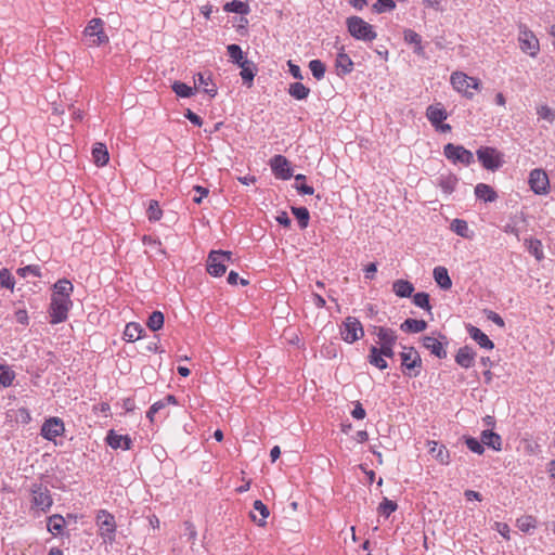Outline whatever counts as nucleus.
Instances as JSON below:
<instances>
[{"label": "nucleus", "mask_w": 555, "mask_h": 555, "mask_svg": "<svg viewBox=\"0 0 555 555\" xmlns=\"http://www.w3.org/2000/svg\"><path fill=\"white\" fill-rule=\"evenodd\" d=\"M404 41L409 44H414V52L418 55H424V47L422 46V37L412 29H405Z\"/></svg>", "instance_id": "26"}, {"label": "nucleus", "mask_w": 555, "mask_h": 555, "mask_svg": "<svg viewBox=\"0 0 555 555\" xmlns=\"http://www.w3.org/2000/svg\"><path fill=\"white\" fill-rule=\"evenodd\" d=\"M142 327L138 323H129L126 325L124 336L128 341H134L141 338Z\"/></svg>", "instance_id": "41"}, {"label": "nucleus", "mask_w": 555, "mask_h": 555, "mask_svg": "<svg viewBox=\"0 0 555 555\" xmlns=\"http://www.w3.org/2000/svg\"><path fill=\"white\" fill-rule=\"evenodd\" d=\"M429 453L441 464L448 465L450 461V454L443 444H439L436 441L429 442Z\"/></svg>", "instance_id": "24"}, {"label": "nucleus", "mask_w": 555, "mask_h": 555, "mask_svg": "<svg viewBox=\"0 0 555 555\" xmlns=\"http://www.w3.org/2000/svg\"><path fill=\"white\" fill-rule=\"evenodd\" d=\"M65 526V519L63 516L55 514L48 518V530L52 534H60Z\"/></svg>", "instance_id": "34"}, {"label": "nucleus", "mask_w": 555, "mask_h": 555, "mask_svg": "<svg viewBox=\"0 0 555 555\" xmlns=\"http://www.w3.org/2000/svg\"><path fill=\"white\" fill-rule=\"evenodd\" d=\"M478 160L482 164V166L488 170H496L502 164V155L493 147H480L477 150Z\"/></svg>", "instance_id": "10"}, {"label": "nucleus", "mask_w": 555, "mask_h": 555, "mask_svg": "<svg viewBox=\"0 0 555 555\" xmlns=\"http://www.w3.org/2000/svg\"><path fill=\"white\" fill-rule=\"evenodd\" d=\"M92 156L98 166L106 165L109 159L107 149L103 143H96L94 145Z\"/></svg>", "instance_id": "32"}, {"label": "nucleus", "mask_w": 555, "mask_h": 555, "mask_svg": "<svg viewBox=\"0 0 555 555\" xmlns=\"http://www.w3.org/2000/svg\"><path fill=\"white\" fill-rule=\"evenodd\" d=\"M518 42L520 50L535 57L540 51V43L535 35L525 25H519Z\"/></svg>", "instance_id": "6"}, {"label": "nucleus", "mask_w": 555, "mask_h": 555, "mask_svg": "<svg viewBox=\"0 0 555 555\" xmlns=\"http://www.w3.org/2000/svg\"><path fill=\"white\" fill-rule=\"evenodd\" d=\"M423 347L430 351L434 356H436L439 359H443L447 357V351L442 345V343L434 337V336H424L422 338Z\"/></svg>", "instance_id": "18"}, {"label": "nucleus", "mask_w": 555, "mask_h": 555, "mask_svg": "<svg viewBox=\"0 0 555 555\" xmlns=\"http://www.w3.org/2000/svg\"><path fill=\"white\" fill-rule=\"evenodd\" d=\"M242 284V285H247L248 284V281L245 280V279H240L238 278V274L234 271H231L228 275V283L231 284V285H236L237 283Z\"/></svg>", "instance_id": "61"}, {"label": "nucleus", "mask_w": 555, "mask_h": 555, "mask_svg": "<svg viewBox=\"0 0 555 555\" xmlns=\"http://www.w3.org/2000/svg\"><path fill=\"white\" fill-rule=\"evenodd\" d=\"M346 23L350 35L358 40L373 41L377 37L373 26L359 16L348 17Z\"/></svg>", "instance_id": "1"}, {"label": "nucleus", "mask_w": 555, "mask_h": 555, "mask_svg": "<svg viewBox=\"0 0 555 555\" xmlns=\"http://www.w3.org/2000/svg\"><path fill=\"white\" fill-rule=\"evenodd\" d=\"M106 442L113 449L129 450L131 446V439L128 435L117 434L113 429L108 431Z\"/></svg>", "instance_id": "17"}, {"label": "nucleus", "mask_w": 555, "mask_h": 555, "mask_svg": "<svg viewBox=\"0 0 555 555\" xmlns=\"http://www.w3.org/2000/svg\"><path fill=\"white\" fill-rule=\"evenodd\" d=\"M172 90L176 92L178 96L181 98H190L194 94V89L188 86L184 82L175 81L172 85Z\"/></svg>", "instance_id": "47"}, {"label": "nucleus", "mask_w": 555, "mask_h": 555, "mask_svg": "<svg viewBox=\"0 0 555 555\" xmlns=\"http://www.w3.org/2000/svg\"><path fill=\"white\" fill-rule=\"evenodd\" d=\"M397 507L398 505L396 502L390 501L387 498H384L383 502L377 507V512L379 515L389 517L390 514H392L397 509Z\"/></svg>", "instance_id": "48"}, {"label": "nucleus", "mask_w": 555, "mask_h": 555, "mask_svg": "<svg viewBox=\"0 0 555 555\" xmlns=\"http://www.w3.org/2000/svg\"><path fill=\"white\" fill-rule=\"evenodd\" d=\"M0 284L2 287L13 289L14 287V280L8 269H2L0 271Z\"/></svg>", "instance_id": "55"}, {"label": "nucleus", "mask_w": 555, "mask_h": 555, "mask_svg": "<svg viewBox=\"0 0 555 555\" xmlns=\"http://www.w3.org/2000/svg\"><path fill=\"white\" fill-rule=\"evenodd\" d=\"M427 327V322L424 320H415V319H406L401 325L400 328L403 332L408 333H420L425 331Z\"/></svg>", "instance_id": "28"}, {"label": "nucleus", "mask_w": 555, "mask_h": 555, "mask_svg": "<svg viewBox=\"0 0 555 555\" xmlns=\"http://www.w3.org/2000/svg\"><path fill=\"white\" fill-rule=\"evenodd\" d=\"M457 179L455 176L452 175L441 177L439 179V186L446 194H451L454 191Z\"/></svg>", "instance_id": "45"}, {"label": "nucleus", "mask_w": 555, "mask_h": 555, "mask_svg": "<svg viewBox=\"0 0 555 555\" xmlns=\"http://www.w3.org/2000/svg\"><path fill=\"white\" fill-rule=\"evenodd\" d=\"M353 62L348 54L339 52L336 57V68L339 74L346 75L352 70Z\"/></svg>", "instance_id": "29"}, {"label": "nucleus", "mask_w": 555, "mask_h": 555, "mask_svg": "<svg viewBox=\"0 0 555 555\" xmlns=\"http://www.w3.org/2000/svg\"><path fill=\"white\" fill-rule=\"evenodd\" d=\"M474 360H475V352H474L473 348H470L468 346H464V347L460 348L456 353V357H455L456 363L465 369L473 366Z\"/></svg>", "instance_id": "22"}, {"label": "nucleus", "mask_w": 555, "mask_h": 555, "mask_svg": "<svg viewBox=\"0 0 555 555\" xmlns=\"http://www.w3.org/2000/svg\"><path fill=\"white\" fill-rule=\"evenodd\" d=\"M230 251L211 250L207 259V271L214 276H221L225 273L227 263L231 261Z\"/></svg>", "instance_id": "4"}, {"label": "nucleus", "mask_w": 555, "mask_h": 555, "mask_svg": "<svg viewBox=\"0 0 555 555\" xmlns=\"http://www.w3.org/2000/svg\"><path fill=\"white\" fill-rule=\"evenodd\" d=\"M269 515L270 512L267 505H264L260 500H256L254 502V511L250 512L251 520L262 527L266 525Z\"/></svg>", "instance_id": "21"}, {"label": "nucleus", "mask_w": 555, "mask_h": 555, "mask_svg": "<svg viewBox=\"0 0 555 555\" xmlns=\"http://www.w3.org/2000/svg\"><path fill=\"white\" fill-rule=\"evenodd\" d=\"M238 67L241 68L242 79L250 87L256 75L255 64L248 60L247 62H243Z\"/></svg>", "instance_id": "33"}, {"label": "nucleus", "mask_w": 555, "mask_h": 555, "mask_svg": "<svg viewBox=\"0 0 555 555\" xmlns=\"http://www.w3.org/2000/svg\"><path fill=\"white\" fill-rule=\"evenodd\" d=\"M164 325V314L160 311H154L147 320V326L151 331H158Z\"/></svg>", "instance_id": "46"}, {"label": "nucleus", "mask_w": 555, "mask_h": 555, "mask_svg": "<svg viewBox=\"0 0 555 555\" xmlns=\"http://www.w3.org/2000/svg\"><path fill=\"white\" fill-rule=\"evenodd\" d=\"M15 374L9 365H0V387H9Z\"/></svg>", "instance_id": "44"}, {"label": "nucleus", "mask_w": 555, "mask_h": 555, "mask_svg": "<svg viewBox=\"0 0 555 555\" xmlns=\"http://www.w3.org/2000/svg\"><path fill=\"white\" fill-rule=\"evenodd\" d=\"M210 83V76H205L204 74H201L198 73L196 75V79H195V86L196 87H203V91L207 94H209L210 96H215L216 93H217V89L215 88V86L212 85L211 88H208Z\"/></svg>", "instance_id": "39"}, {"label": "nucleus", "mask_w": 555, "mask_h": 555, "mask_svg": "<svg viewBox=\"0 0 555 555\" xmlns=\"http://www.w3.org/2000/svg\"><path fill=\"white\" fill-rule=\"evenodd\" d=\"M270 166L275 177L286 180L293 176L289 162L282 155H275L270 160Z\"/></svg>", "instance_id": "15"}, {"label": "nucleus", "mask_w": 555, "mask_h": 555, "mask_svg": "<svg viewBox=\"0 0 555 555\" xmlns=\"http://www.w3.org/2000/svg\"><path fill=\"white\" fill-rule=\"evenodd\" d=\"M392 289L397 296L408 298L412 295L414 286L406 280H397L392 285Z\"/></svg>", "instance_id": "27"}, {"label": "nucleus", "mask_w": 555, "mask_h": 555, "mask_svg": "<svg viewBox=\"0 0 555 555\" xmlns=\"http://www.w3.org/2000/svg\"><path fill=\"white\" fill-rule=\"evenodd\" d=\"M33 505L42 512H47L52 506V498L49 490L42 485H34L31 488Z\"/></svg>", "instance_id": "14"}, {"label": "nucleus", "mask_w": 555, "mask_h": 555, "mask_svg": "<svg viewBox=\"0 0 555 555\" xmlns=\"http://www.w3.org/2000/svg\"><path fill=\"white\" fill-rule=\"evenodd\" d=\"M224 11L234 12L238 14H247L249 12V5L238 0H232L224 5Z\"/></svg>", "instance_id": "43"}, {"label": "nucleus", "mask_w": 555, "mask_h": 555, "mask_svg": "<svg viewBox=\"0 0 555 555\" xmlns=\"http://www.w3.org/2000/svg\"><path fill=\"white\" fill-rule=\"evenodd\" d=\"M493 529L496 530L504 539L509 540V527L505 522H494Z\"/></svg>", "instance_id": "60"}, {"label": "nucleus", "mask_w": 555, "mask_h": 555, "mask_svg": "<svg viewBox=\"0 0 555 555\" xmlns=\"http://www.w3.org/2000/svg\"><path fill=\"white\" fill-rule=\"evenodd\" d=\"M393 347L395 345H387V346H372L370 348V354H369V362L378 367L379 370H385L387 369L388 364H387V361L384 359L385 357L387 358H392L395 356V352H393Z\"/></svg>", "instance_id": "11"}, {"label": "nucleus", "mask_w": 555, "mask_h": 555, "mask_svg": "<svg viewBox=\"0 0 555 555\" xmlns=\"http://www.w3.org/2000/svg\"><path fill=\"white\" fill-rule=\"evenodd\" d=\"M434 280L442 289H450L452 281L449 276L448 270L444 267H436L434 269Z\"/></svg>", "instance_id": "25"}, {"label": "nucleus", "mask_w": 555, "mask_h": 555, "mask_svg": "<svg viewBox=\"0 0 555 555\" xmlns=\"http://www.w3.org/2000/svg\"><path fill=\"white\" fill-rule=\"evenodd\" d=\"M147 216L151 221H158L162 218L163 211L159 208L157 201L150 202V205L147 208Z\"/></svg>", "instance_id": "53"}, {"label": "nucleus", "mask_w": 555, "mask_h": 555, "mask_svg": "<svg viewBox=\"0 0 555 555\" xmlns=\"http://www.w3.org/2000/svg\"><path fill=\"white\" fill-rule=\"evenodd\" d=\"M537 115L551 125L555 122V109L546 104L537 106Z\"/></svg>", "instance_id": "42"}, {"label": "nucleus", "mask_w": 555, "mask_h": 555, "mask_svg": "<svg viewBox=\"0 0 555 555\" xmlns=\"http://www.w3.org/2000/svg\"><path fill=\"white\" fill-rule=\"evenodd\" d=\"M443 153L448 159L454 163H461L468 166L474 162L473 153L461 145L448 143L444 146Z\"/></svg>", "instance_id": "12"}, {"label": "nucleus", "mask_w": 555, "mask_h": 555, "mask_svg": "<svg viewBox=\"0 0 555 555\" xmlns=\"http://www.w3.org/2000/svg\"><path fill=\"white\" fill-rule=\"evenodd\" d=\"M70 307V298L52 296L49 311L51 323L57 324L64 322L67 319Z\"/></svg>", "instance_id": "7"}, {"label": "nucleus", "mask_w": 555, "mask_h": 555, "mask_svg": "<svg viewBox=\"0 0 555 555\" xmlns=\"http://www.w3.org/2000/svg\"><path fill=\"white\" fill-rule=\"evenodd\" d=\"M227 51H228V54L231 59V61L235 64H237L238 66L243 63V62H247L248 60L244 56V53L241 49L240 46L237 44H229L227 47Z\"/></svg>", "instance_id": "37"}, {"label": "nucleus", "mask_w": 555, "mask_h": 555, "mask_svg": "<svg viewBox=\"0 0 555 555\" xmlns=\"http://www.w3.org/2000/svg\"><path fill=\"white\" fill-rule=\"evenodd\" d=\"M96 525L99 534L104 542L112 543L115 540L116 521L115 517L105 509H101L96 514Z\"/></svg>", "instance_id": "3"}, {"label": "nucleus", "mask_w": 555, "mask_h": 555, "mask_svg": "<svg viewBox=\"0 0 555 555\" xmlns=\"http://www.w3.org/2000/svg\"><path fill=\"white\" fill-rule=\"evenodd\" d=\"M529 185L537 195H545L550 190V180L546 172L542 169H533L529 175Z\"/></svg>", "instance_id": "13"}, {"label": "nucleus", "mask_w": 555, "mask_h": 555, "mask_svg": "<svg viewBox=\"0 0 555 555\" xmlns=\"http://www.w3.org/2000/svg\"><path fill=\"white\" fill-rule=\"evenodd\" d=\"M64 433V424L61 418H47L41 427L42 436L52 440Z\"/></svg>", "instance_id": "16"}, {"label": "nucleus", "mask_w": 555, "mask_h": 555, "mask_svg": "<svg viewBox=\"0 0 555 555\" xmlns=\"http://www.w3.org/2000/svg\"><path fill=\"white\" fill-rule=\"evenodd\" d=\"M306 177L304 175L295 176V180L297 182L296 189L302 194L312 195L314 192L312 186L305 184V182L299 183V181H304Z\"/></svg>", "instance_id": "56"}, {"label": "nucleus", "mask_w": 555, "mask_h": 555, "mask_svg": "<svg viewBox=\"0 0 555 555\" xmlns=\"http://www.w3.org/2000/svg\"><path fill=\"white\" fill-rule=\"evenodd\" d=\"M194 190L198 193V196L194 197L193 201L196 204H201L203 198L208 195L209 191H208V189L199 186V185L194 186Z\"/></svg>", "instance_id": "63"}, {"label": "nucleus", "mask_w": 555, "mask_h": 555, "mask_svg": "<svg viewBox=\"0 0 555 555\" xmlns=\"http://www.w3.org/2000/svg\"><path fill=\"white\" fill-rule=\"evenodd\" d=\"M469 336L481 347L485 349H493L494 345L489 339V337L478 327L468 325L467 327Z\"/></svg>", "instance_id": "23"}, {"label": "nucleus", "mask_w": 555, "mask_h": 555, "mask_svg": "<svg viewBox=\"0 0 555 555\" xmlns=\"http://www.w3.org/2000/svg\"><path fill=\"white\" fill-rule=\"evenodd\" d=\"M340 335L346 343L352 344L364 336V330L357 318L348 317L340 326Z\"/></svg>", "instance_id": "8"}, {"label": "nucleus", "mask_w": 555, "mask_h": 555, "mask_svg": "<svg viewBox=\"0 0 555 555\" xmlns=\"http://www.w3.org/2000/svg\"><path fill=\"white\" fill-rule=\"evenodd\" d=\"M528 249L538 260H541L544 257L542 243L539 240H530Z\"/></svg>", "instance_id": "54"}, {"label": "nucleus", "mask_w": 555, "mask_h": 555, "mask_svg": "<svg viewBox=\"0 0 555 555\" xmlns=\"http://www.w3.org/2000/svg\"><path fill=\"white\" fill-rule=\"evenodd\" d=\"M475 194L478 198L485 202H494L496 199V193L494 190L485 183H479L475 188Z\"/></svg>", "instance_id": "30"}, {"label": "nucleus", "mask_w": 555, "mask_h": 555, "mask_svg": "<svg viewBox=\"0 0 555 555\" xmlns=\"http://www.w3.org/2000/svg\"><path fill=\"white\" fill-rule=\"evenodd\" d=\"M413 302L415 306L423 308L427 311H429L431 309V306L429 304V295L427 293H423V292L416 293L413 296Z\"/></svg>", "instance_id": "52"}, {"label": "nucleus", "mask_w": 555, "mask_h": 555, "mask_svg": "<svg viewBox=\"0 0 555 555\" xmlns=\"http://www.w3.org/2000/svg\"><path fill=\"white\" fill-rule=\"evenodd\" d=\"M309 68L315 79L320 80L324 77L325 65L320 60L310 61Z\"/></svg>", "instance_id": "51"}, {"label": "nucleus", "mask_w": 555, "mask_h": 555, "mask_svg": "<svg viewBox=\"0 0 555 555\" xmlns=\"http://www.w3.org/2000/svg\"><path fill=\"white\" fill-rule=\"evenodd\" d=\"M88 46H101L108 42V37L103 29V21L101 18H92L83 30Z\"/></svg>", "instance_id": "5"}, {"label": "nucleus", "mask_w": 555, "mask_h": 555, "mask_svg": "<svg viewBox=\"0 0 555 555\" xmlns=\"http://www.w3.org/2000/svg\"><path fill=\"white\" fill-rule=\"evenodd\" d=\"M451 85L460 93L466 98L472 99L474 92L470 90H479L480 82L475 77H469L462 72H455L451 75Z\"/></svg>", "instance_id": "2"}, {"label": "nucleus", "mask_w": 555, "mask_h": 555, "mask_svg": "<svg viewBox=\"0 0 555 555\" xmlns=\"http://www.w3.org/2000/svg\"><path fill=\"white\" fill-rule=\"evenodd\" d=\"M466 446L467 448L477 454H482L485 451L482 442L478 441L476 438L469 437L466 439Z\"/></svg>", "instance_id": "57"}, {"label": "nucleus", "mask_w": 555, "mask_h": 555, "mask_svg": "<svg viewBox=\"0 0 555 555\" xmlns=\"http://www.w3.org/2000/svg\"><path fill=\"white\" fill-rule=\"evenodd\" d=\"M426 116L434 127H438L440 122L447 119L448 114L443 106L438 103L427 107Z\"/></svg>", "instance_id": "20"}, {"label": "nucleus", "mask_w": 555, "mask_h": 555, "mask_svg": "<svg viewBox=\"0 0 555 555\" xmlns=\"http://www.w3.org/2000/svg\"><path fill=\"white\" fill-rule=\"evenodd\" d=\"M396 7L393 0H377L374 4V9L377 12H385L387 10H392Z\"/></svg>", "instance_id": "59"}, {"label": "nucleus", "mask_w": 555, "mask_h": 555, "mask_svg": "<svg viewBox=\"0 0 555 555\" xmlns=\"http://www.w3.org/2000/svg\"><path fill=\"white\" fill-rule=\"evenodd\" d=\"M17 274L23 276V278H26L29 274H31L34 276H40L41 275L40 268L38 266H35V264H30V266H26L24 268H20L17 270Z\"/></svg>", "instance_id": "58"}, {"label": "nucleus", "mask_w": 555, "mask_h": 555, "mask_svg": "<svg viewBox=\"0 0 555 555\" xmlns=\"http://www.w3.org/2000/svg\"><path fill=\"white\" fill-rule=\"evenodd\" d=\"M450 228L453 232L462 237L469 238L472 236V232L469 231L468 224L465 220L454 219L451 222Z\"/></svg>", "instance_id": "36"}, {"label": "nucleus", "mask_w": 555, "mask_h": 555, "mask_svg": "<svg viewBox=\"0 0 555 555\" xmlns=\"http://www.w3.org/2000/svg\"><path fill=\"white\" fill-rule=\"evenodd\" d=\"M176 403V399L173 396L169 395L164 400L155 402L147 412L146 416H152L156 413H159L167 404Z\"/></svg>", "instance_id": "49"}, {"label": "nucleus", "mask_w": 555, "mask_h": 555, "mask_svg": "<svg viewBox=\"0 0 555 555\" xmlns=\"http://www.w3.org/2000/svg\"><path fill=\"white\" fill-rule=\"evenodd\" d=\"M287 65L289 68V73L292 74V76L294 78L299 79V80H301L304 78L302 74H301V69L298 65L294 64L292 61H288Z\"/></svg>", "instance_id": "62"}, {"label": "nucleus", "mask_w": 555, "mask_h": 555, "mask_svg": "<svg viewBox=\"0 0 555 555\" xmlns=\"http://www.w3.org/2000/svg\"><path fill=\"white\" fill-rule=\"evenodd\" d=\"M487 318H488V320L492 321L500 327H504V325H505L504 320L498 313H495L493 311H488Z\"/></svg>", "instance_id": "64"}, {"label": "nucleus", "mask_w": 555, "mask_h": 555, "mask_svg": "<svg viewBox=\"0 0 555 555\" xmlns=\"http://www.w3.org/2000/svg\"><path fill=\"white\" fill-rule=\"evenodd\" d=\"M402 366L409 371L410 376H417L422 366V359L413 347H403L400 354Z\"/></svg>", "instance_id": "9"}, {"label": "nucleus", "mask_w": 555, "mask_h": 555, "mask_svg": "<svg viewBox=\"0 0 555 555\" xmlns=\"http://www.w3.org/2000/svg\"><path fill=\"white\" fill-rule=\"evenodd\" d=\"M517 528L522 532H529L537 527V519L531 515H525L516 520Z\"/></svg>", "instance_id": "40"}, {"label": "nucleus", "mask_w": 555, "mask_h": 555, "mask_svg": "<svg viewBox=\"0 0 555 555\" xmlns=\"http://www.w3.org/2000/svg\"><path fill=\"white\" fill-rule=\"evenodd\" d=\"M481 442L495 451L501 450V437L493 431L483 430L481 434Z\"/></svg>", "instance_id": "31"}, {"label": "nucleus", "mask_w": 555, "mask_h": 555, "mask_svg": "<svg viewBox=\"0 0 555 555\" xmlns=\"http://www.w3.org/2000/svg\"><path fill=\"white\" fill-rule=\"evenodd\" d=\"M293 214L298 219L300 228L305 229L308 225L309 221V211L306 207H293Z\"/></svg>", "instance_id": "50"}, {"label": "nucleus", "mask_w": 555, "mask_h": 555, "mask_svg": "<svg viewBox=\"0 0 555 555\" xmlns=\"http://www.w3.org/2000/svg\"><path fill=\"white\" fill-rule=\"evenodd\" d=\"M374 335L377 336L379 346L396 345L397 334L393 330L384 326H374Z\"/></svg>", "instance_id": "19"}, {"label": "nucleus", "mask_w": 555, "mask_h": 555, "mask_svg": "<svg viewBox=\"0 0 555 555\" xmlns=\"http://www.w3.org/2000/svg\"><path fill=\"white\" fill-rule=\"evenodd\" d=\"M73 293V285L67 280H60L54 284V294L52 296H61L70 298Z\"/></svg>", "instance_id": "35"}, {"label": "nucleus", "mask_w": 555, "mask_h": 555, "mask_svg": "<svg viewBox=\"0 0 555 555\" xmlns=\"http://www.w3.org/2000/svg\"><path fill=\"white\" fill-rule=\"evenodd\" d=\"M288 92L296 100H304L309 95L310 90L301 82H294L289 86Z\"/></svg>", "instance_id": "38"}]
</instances>
